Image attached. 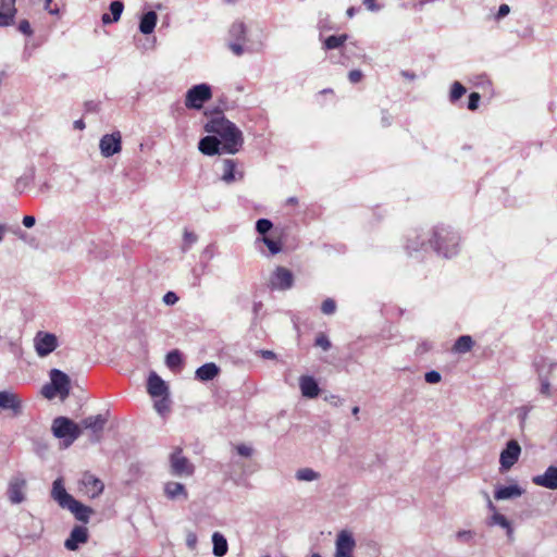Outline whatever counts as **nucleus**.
I'll use <instances>...</instances> for the list:
<instances>
[{
  "instance_id": "48",
  "label": "nucleus",
  "mask_w": 557,
  "mask_h": 557,
  "mask_svg": "<svg viewBox=\"0 0 557 557\" xmlns=\"http://www.w3.org/2000/svg\"><path fill=\"white\" fill-rule=\"evenodd\" d=\"M424 379L430 384H436L441 381L442 376L437 371L426 372Z\"/></svg>"
},
{
  "instance_id": "28",
  "label": "nucleus",
  "mask_w": 557,
  "mask_h": 557,
  "mask_svg": "<svg viewBox=\"0 0 557 557\" xmlns=\"http://www.w3.org/2000/svg\"><path fill=\"white\" fill-rule=\"evenodd\" d=\"M158 21V15L154 11L145 13L139 23V30L144 35H149L153 32Z\"/></svg>"
},
{
  "instance_id": "16",
  "label": "nucleus",
  "mask_w": 557,
  "mask_h": 557,
  "mask_svg": "<svg viewBox=\"0 0 557 557\" xmlns=\"http://www.w3.org/2000/svg\"><path fill=\"white\" fill-rule=\"evenodd\" d=\"M532 482L548 490H557V466H549L543 474L533 476Z\"/></svg>"
},
{
  "instance_id": "25",
  "label": "nucleus",
  "mask_w": 557,
  "mask_h": 557,
  "mask_svg": "<svg viewBox=\"0 0 557 557\" xmlns=\"http://www.w3.org/2000/svg\"><path fill=\"white\" fill-rule=\"evenodd\" d=\"M70 510L77 520L82 522H88L90 515L92 513V509L88 506H85L81 502L75 498L71 502V504L65 508Z\"/></svg>"
},
{
  "instance_id": "32",
  "label": "nucleus",
  "mask_w": 557,
  "mask_h": 557,
  "mask_svg": "<svg viewBox=\"0 0 557 557\" xmlns=\"http://www.w3.org/2000/svg\"><path fill=\"white\" fill-rule=\"evenodd\" d=\"M295 478L300 482H313L321 478V474L311 468H300L295 472Z\"/></svg>"
},
{
  "instance_id": "57",
  "label": "nucleus",
  "mask_w": 557,
  "mask_h": 557,
  "mask_svg": "<svg viewBox=\"0 0 557 557\" xmlns=\"http://www.w3.org/2000/svg\"><path fill=\"white\" fill-rule=\"evenodd\" d=\"M35 223H36V220H35V218H34V216H32V215H25V216L23 218V224H24V226H25V227H27V228L33 227V226L35 225Z\"/></svg>"
},
{
  "instance_id": "18",
  "label": "nucleus",
  "mask_w": 557,
  "mask_h": 557,
  "mask_svg": "<svg viewBox=\"0 0 557 557\" xmlns=\"http://www.w3.org/2000/svg\"><path fill=\"white\" fill-rule=\"evenodd\" d=\"M88 540V530L85 527L76 525L71 531L69 539L65 541L64 546L69 550H76L79 544L86 543Z\"/></svg>"
},
{
  "instance_id": "9",
  "label": "nucleus",
  "mask_w": 557,
  "mask_h": 557,
  "mask_svg": "<svg viewBox=\"0 0 557 557\" xmlns=\"http://www.w3.org/2000/svg\"><path fill=\"white\" fill-rule=\"evenodd\" d=\"M7 494L11 504L17 505L25 502L27 497V481L21 476L12 478Z\"/></svg>"
},
{
  "instance_id": "15",
  "label": "nucleus",
  "mask_w": 557,
  "mask_h": 557,
  "mask_svg": "<svg viewBox=\"0 0 557 557\" xmlns=\"http://www.w3.org/2000/svg\"><path fill=\"white\" fill-rule=\"evenodd\" d=\"M51 384L58 389L59 396L64 399L70 394V377L64 372L53 369L50 372Z\"/></svg>"
},
{
  "instance_id": "10",
  "label": "nucleus",
  "mask_w": 557,
  "mask_h": 557,
  "mask_svg": "<svg viewBox=\"0 0 557 557\" xmlns=\"http://www.w3.org/2000/svg\"><path fill=\"white\" fill-rule=\"evenodd\" d=\"M484 497L486 500L487 509L491 512V516L487 520V524L491 527L499 525L500 528L506 530L508 537L512 539L513 529L510 521L504 515L498 512L496 506L493 504L487 493L484 494Z\"/></svg>"
},
{
  "instance_id": "49",
  "label": "nucleus",
  "mask_w": 557,
  "mask_h": 557,
  "mask_svg": "<svg viewBox=\"0 0 557 557\" xmlns=\"http://www.w3.org/2000/svg\"><path fill=\"white\" fill-rule=\"evenodd\" d=\"M479 101L480 95L478 92H471L469 96L468 109L472 111L478 109Z\"/></svg>"
},
{
  "instance_id": "52",
  "label": "nucleus",
  "mask_w": 557,
  "mask_h": 557,
  "mask_svg": "<svg viewBox=\"0 0 557 557\" xmlns=\"http://www.w3.org/2000/svg\"><path fill=\"white\" fill-rule=\"evenodd\" d=\"M18 30L23 33L24 35L30 36L33 34L30 24L28 21L23 20L18 24Z\"/></svg>"
},
{
  "instance_id": "34",
  "label": "nucleus",
  "mask_w": 557,
  "mask_h": 557,
  "mask_svg": "<svg viewBox=\"0 0 557 557\" xmlns=\"http://www.w3.org/2000/svg\"><path fill=\"white\" fill-rule=\"evenodd\" d=\"M246 34V26L243 22H235L230 28V36L236 41H244Z\"/></svg>"
},
{
  "instance_id": "38",
  "label": "nucleus",
  "mask_w": 557,
  "mask_h": 557,
  "mask_svg": "<svg viewBox=\"0 0 557 557\" xmlns=\"http://www.w3.org/2000/svg\"><path fill=\"white\" fill-rule=\"evenodd\" d=\"M466 94V88L459 83L455 82L450 90V100L456 101Z\"/></svg>"
},
{
  "instance_id": "56",
  "label": "nucleus",
  "mask_w": 557,
  "mask_h": 557,
  "mask_svg": "<svg viewBox=\"0 0 557 557\" xmlns=\"http://www.w3.org/2000/svg\"><path fill=\"white\" fill-rule=\"evenodd\" d=\"M258 354L264 359H276V354L272 350L262 349Z\"/></svg>"
},
{
  "instance_id": "44",
  "label": "nucleus",
  "mask_w": 557,
  "mask_h": 557,
  "mask_svg": "<svg viewBox=\"0 0 557 557\" xmlns=\"http://www.w3.org/2000/svg\"><path fill=\"white\" fill-rule=\"evenodd\" d=\"M197 542H198V539H197L196 533L193 532V531H188L187 534H186V545H187V547L190 550H195L196 547H197Z\"/></svg>"
},
{
  "instance_id": "17",
  "label": "nucleus",
  "mask_w": 557,
  "mask_h": 557,
  "mask_svg": "<svg viewBox=\"0 0 557 557\" xmlns=\"http://www.w3.org/2000/svg\"><path fill=\"white\" fill-rule=\"evenodd\" d=\"M147 391L151 397L169 396L168 385L154 372H151L148 377Z\"/></svg>"
},
{
  "instance_id": "55",
  "label": "nucleus",
  "mask_w": 557,
  "mask_h": 557,
  "mask_svg": "<svg viewBox=\"0 0 557 557\" xmlns=\"http://www.w3.org/2000/svg\"><path fill=\"white\" fill-rule=\"evenodd\" d=\"M457 537H458L459 540L469 541V540H471V539L473 537V533H472V531H470V530L459 531V532L457 533Z\"/></svg>"
},
{
  "instance_id": "6",
  "label": "nucleus",
  "mask_w": 557,
  "mask_h": 557,
  "mask_svg": "<svg viewBox=\"0 0 557 557\" xmlns=\"http://www.w3.org/2000/svg\"><path fill=\"white\" fill-rule=\"evenodd\" d=\"M171 473L176 476L187 478L194 473L193 463L182 455L180 449L175 450L170 458Z\"/></svg>"
},
{
  "instance_id": "53",
  "label": "nucleus",
  "mask_w": 557,
  "mask_h": 557,
  "mask_svg": "<svg viewBox=\"0 0 557 557\" xmlns=\"http://www.w3.org/2000/svg\"><path fill=\"white\" fill-rule=\"evenodd\" d=\"M348 78L352 84L359 83L362 78V73L359 70H352L349 72Z\"/></svg>"
},
{
  "instance_id": "47",
  "label": "nucleus",
  "mask_w": 557,
  "mask_h": 557,
  "mask_svg": "<svg viewBox=\"0 0 557 557\" xmlns=\"http://www.w3.org/2000/svg\"><path fill=\"white\" fill-rule=\"evenodd\" d=\"M236 450L240 456L246 457V458L251 457L253 454L252 447H250L246 444H240V445L236 446Z\"/></svg>"
},
{
  "instance_id": "39",
  "label": "nucleus",
  "mask_w": 557,
  "mask_h": 557,
  "mask_svg": "<svg viewBox=\"0 0 557 557\" xmlns=\"http://www.w3.org/2000/svg\"><path fill=\"white\" fill-rule=\"evenodd\" d=\"M262 242L265 244L272 255H276L282 250V245L280 242L273 240L265 236L262 237Z\"/></svg>"
},
{
  "instance_id": "24",
  "label": "nucleus",
  "mask_w": 557,
  "mask_h": 557,
  "mask_svg": "<svg viewBox=\"0 0 557 557\" xmlns=\"http://www.w3.org/2000/svg\"><path fill=\"white\" fill-rule=\"evenodd\" d=\"M522 494L523 490L518 484H512L508 486L498 487L494 493V497L497 500H507L518 498Z\"/></svg>"
},
{
  "instance_id": "43",
  "label": "nucleus",
  "mask_w": 557,
  "mask_h": 557,
  "mask_svg": "<svg viewBox=\"0 0 557 557\" xmlns=\"http://www.w3.org/2000/svg\"><path fill=\"white\" fill-rule=\"evenodd\" d=\"M41 394L48 399H52L59 395L58 389H55L51 383L42 386Z\"/></svg>"
},
{
  "instance_id": "26",
  "label": "nucleus",
  "mask_w": 557,
  "mask_h": 557,
  "mask_svg": "<svg viewBox=\"0 0 557 557\" xmlns=\"http://www.w3.org/2000/svg\"><path fill=\"white\" fill-rule=\"evenodd\" d=\"M0 408L11 409L15 413H18L21 409V401L17 395L11 392H0Z\"/></svg>"
},
{
  "instance_id": "60",
  "label": "nucleus",
  "mask_w": 557,
  "mask_h": 557,
  "mask_svg": "<svg viewBox=\"0 0 557 557\" xmlns=\"http://www.w3.org/2000/svg\"><path fill=\"white\" fill-rule=\"evenodd\" d=\"M74 128H76V129H81V131H82V129H84V128H85V123H84V121H83V120H76V121L74 122Z\"/></svg>"
},
{
  "instance_id": "7",
  "label": "nucleus",
  "mask_w": 557,
  "mask_h": 557,
  "mask_svg": "<svg viewBox=\"0 0 557 557\" xmlns=\"http://www.w3.org/2000/svg\"><path fill=\"white\" fill-rule=\"evenodd\" d=\"M101 156L110 158L122 150V136L120 132L106 134L101 137L99 143Z\"/></svg>"
},
{
  "instance_id": "33",
  "label": "nucleus",
  "mask_w": 557,
  "mask_h": 557,
  "mask_svg": "<svg viewBox=\"0 0 557 557\" xmlns=\"http://www.w3.org/2000/svg\"><path fill=\"white\" fill-rule=\"evenodd\" d=\"M472 346L473 341L471 336L462 335L456 341L453 349L458 354H465L468 352L472 348Z\"/></svg>"
},
{
  "instance_id": "21",
  "label": "nucleus",
  "mask_w": 557,
  "mask_h": 557,
  "mask_svg": "<svg viewBox=\"0 0 557 557\" xmlns=\"http://www.w3.org/2000/svg\"><path fill=\"white\" fill-rule=\"evenodd\" d=\"M15 13V0H0V26L11 25Z\"/></svg>"
},
{
  "instance_id": "64",
  "label": "nucleus",
  "mask_w": 557,
  "mask_h": 557,
  "mask_svg": "<svg viewBox=\"0 0 557 557\" xmlns=\"http://www.w3.org/2000/svg\"><path fill=\"white\" fill-rule=\"evenodd\" d=\"M52 0H46L45 1V10L49 11L50 10V4H51Z\"/></svg>"
},
{
  "instance_id": "30",
  "label": "nucleus",
  "mask_w": 557,
  "mask_h": 557,
  "mask_svg": "<svg viewBox=\"0 0 557 557\" xmlns=\"http://www.w3.org/2000/svg\"><path fill=\"white\" fill-rule=\"evenodd\" d=\"M213 549L212 553L216 557H223L226 555L228 545L223 534L214 532L212 535Z\"/></svg>"
},
{
  "instance_id": "31",
  "label": "nucleus",
  "mask_w": 557,
  "mask_h": 557,
  "mask_svg": "<svg viewBox=\"0 0 557 557\" xmlns=\"http://www.w3.org/2000/svg\"><path fill=\"white\" fill-rule=\"evenodd\" d=\"M124 10V4L123 2L116 0V1H112L111 4H110V12L112 14V17L104 13L101 17V21L103 24H111L113 22H117L121 17V14Z\"/></svg>"
},
{
  "instance_id": "40",
  "label": "nucleus",
  "mask_w": 557,
  "mask_h": 557,
  "mask_svg": "<svg viewBox=\"0 0 557 557\" xmlns=\"http://www.w3.org/2000/svg\"><path fill=\"white\" fill-rule=\"evenodd\" d=\"M272 226H273L272 222L268 219H260L257 221V224H256L257 231L262 235L268 233L272 228Z\"/></svg>"
},
{
  "instance_id": "35",
  "label": "nucleus",
  "mask_w": 557,
  "mask_h": 557,
  "mask_svg": "<svg viewBox=\"0 0 557 557\" xmlns=\"http://www.w3.org/2000/svg\"><path fill=\"white\" fill-rule=\"evenodd\" d=\"M347 38L348 37L345 34L339 36L332 35L324 40V48L327 50L336 49L341 47Z\"/></svg>"
},
{
  "instance_id": "1",
  "label": "nucleus",
  "mask_w": 557,
  "mask_h": 557,
  "mask_svg": "<svg viewBox=\"0 0 557 557\" xmlns=\"http://www.w3.org/2000/svg\"><path fill=\"white\" fill-rule=\"evenodd\" d=\"M207 133L214 134L222 145V152L235 154L244 144L242 131L223 115L212 117L206 125Z\"/></svg>"
},
{
  "instance_id": "27",
  "label": "nucleus",
  "mask_w": 557,
  "mask_h": 557,
  "mask_svg": "<svg viewBox=\"0 0 557 557\" xmlns=\"http://www.w3.org/2000/svg\"><path fill=\"white\" fill-rule=\"evenodd\" d=\"M164 493L168 498L170 499H187L188 494L185 490V486L182 483L178 482H168L164 485Z\"/></svg>"
},
{
  "instance_id": "45",
  "label": "nucleus",
  "mask_w": 557,
  "mask_h": 557,
  "mask_svg": "<svg viewBox=\"0 0 557 557\" xmlns=\"http://www.w3.org/2000/svg\"><path fill=\"white\" fill-rule=\"evenodd\" d=\"M197 235L193 232L185 231L184 232V249L189 248L193 244L197 242Z\"/></svg>"
},
{
  "instance_id": "50",
  "label": "nucleus",
  "mask_w": 557,
  "mask_h": 557,
  "mask_svg": "<svg viewBox=\"0 0 557 557\" xmlns=\"http://www.w3.org/2000/svg\"><path fill=\"white\" fill-rule=\"evenodd\" d=\"M540 380H541V394L545 395V396H549L550 395V384H549V381L547 380V377H543L541 374H540Z\"/></svg>"
},
{
  "instance_id": "19",
  "label": "nucleus",
  "mask_w": 557,
  "mask_h": 557,
  "mask_svg": "<svg viewBox=\"0 0 557 557\" xmlns=\"http://www.w3.org/2000/svg\"><path fill=\"white\" fill-rule=\"evenodd\" d=\"M244 177V174L242 171L237 170V164L232 159H225L222 162V176L221 180L226 183L231 184L235 181H239Z\"/></svg>"
},
{
  "instance_id": "5",
  "label": "nucleus",
  "mask_w": 557,
  "mask_h": 557,
  "mask_svg": "<svg viewBox=\"0 0 557 557\" xmlns=\"http://www.w3.org/2000/svg\"><path fill=\"white\" fill-rule=\"evenodd\" d=\"M294 285V275L292 271L284 267H277L269 278L271 289L287 290Z\"/></svg>"
},
{
  "instance_id": "36",
  "label": "nucleus",
  "mask_w": 557,
  "mask_h": 557,
  "mask_svg": "<svg viewBox=\"0 0 557 557\" xmlns=\"http://www.w3.org/2000/svg\"><path fill=\"white\" fill-rule=\"evenodd\" d=\"M165 363L170 369H175L182 363L181 354L177 350L170 351L166 355Z\"/></svg>"
},
{
  "instance_id": "37",
  "label": "nucleus",
  "mask_w": 557,
  "mask_h": 557,
  "mask_svg": "<svg viewBox=\"0 0 557 557\" xmlns=\"http://www.w3.org/2000/svg\"><path fill=\"white\" fill-rule=\"evenodd\" d=\"M161 397H162L161 399L154 401L153 407L159 414L163 416L166 412H169L170 406H169L168 396H161Z\"/></svg>"
},
{
  "instance_id": "29",
  "label": "nucleus",
  "mask_w": 557,
  "mask_h": 557,
  "mask_svg": "<svg viewBox=\"0 0 557 557\" xmlns=\"http://www.w3.org/2000/svg\"><path fill=\"white\" fill-rule=\"evenodd\" d=\"M219 374V368L215 363L209 362L196 370V377L200 381H211Z\"/></svg>"
},
{
  "instance_id": "54",
  "label": "nucleus",
  "mask_w": 557,
  "mask_h": 557,
  "mask_svg": "<svg viewBox=\"0 0 557 557\" xmlns=\"http://www.w3.org/2000/svg\"><path fill=\"white\" fill-rule=\"evenodd\" d=\"M230 49L236 54V55H242L243 52H244V48L242 46V44L239 42H235V41H232L230 44Z\"/></svg>"
},
{
  "instance_id": "20",
  "label": "nucleus",
  "mask_w": 557,
  "mask_h": 557,
  "mask_svg": "<svg viewBox=\"0 0 557 557\" xmlns=\"http://www.w3.org/2000/svg\"><path fill=\"white\" fill-rule=\"evenodd\" d=\"M106 423L107 418L102 414L87 417L81 422L83 428L92 431L97 441L100 438V433L102 432Z\"/></svg>"
},
{
  "instance_id": "11",
  "label": "nucleus",
  "mask_w": 557,
  "mask_h": 557,
  "mask_svg": "<svg viewBox=\"0 0 557 557\" xmlns=\"http://www.w3.org/2000/svg\"><path fill=\"white\" fill-rule=\"evenodd\" d=\"M35 349L38 356L46 357L58 346V338L54 334L38 332L34 338Z\"/></svg>"
},
{
  "instance_id": "2",
  "label": "nucleus",
  "mask_w": 557,
  "mask_h": 557,
  "mask_svg": "<svg viewBox=\"0 0 557 557\" xmlns=\"http://www.w3.org/2000/svg\"><path fill=\"white\" fill-rule=\"evenodd\" d=\"M51 431L57 438L64 441L65 447L72 445L82 434L81 426L65 417L55 418L52 422Z\"/></svg>"
},
{
  "instance_id": "14",
  "label": "nucleus",
  "mask_w": 557,
  "mask_h": 557,
  "mask_svg": "<svg viewBox=\"0 0 557 557\" xmlns=\"http://www.w3.org/2000/svg\"><path fill=\"white\" fill-rule=\"evenodd\" d=\"M51 497L63 509H65L74 499V497L66 492L62 478H58L53 481Z\"/></svg>"
},
{
  "instance_id": "42",
  "label": "nucleus",
  "mask_w": 557,
  "mask_h": 557,
  "mask_svg": "<svg viewBox=\"0 0 557 557\" xmlns=\"http://www.w3.org/2000/svg\"><path fill=\"white\" fill-rule=\"evenodd\" d=\"M321 310L324 314H333L336 310V304L333 299L327 298L322 302Z\"/></svg>"
},
{
  "instance_id": "63",
  "label": "nucleus",
  "mask_w": 557,
  "mask_h": 557,
  "mask_svg": "<svg viewBox=\"0 0 557 557\" xmlns=\"http://www.w3.org/2000/svg\"><path fill=\"white\" fill-rule=\"evenodd\" d=\"M347 16L352 17L355 15V8H349L346 12Z\"/></svg>"
},
{
  "instance_id": "3",
  "label": "nucleus",
  "mask_w": 557,
  "mask_h": 557,
  "mask_svg": "<svg viewBox=\"0 0 557 557\" xmlns=\"http://www.w3.org/2000/svg\"><path fill=\"white\" fill-rule=\"evenodd\" d=\"M212 97L211 87L207 84H198L187 90L185 97V107L187 109L199 110L203 103Z\"/></svg>"
},
{
  "instance_id": "62",
  "label": "nucleus",
  "mask_w": 557,
  "mask_h": 557,
  "mask_svg": "<svg viewBox=\"0 0 557 557\" xmlns=\"http://www.w3.org/2000/svg\"><path fill=\"white\" fill-rule=\"evenodd\" d=\"M403 75L408 79H414L416 75L409 72H403Z\"/></svg>"
},
{
  "instance_id": "61",
  "label": "nucleus",
  "mask_w": 557,
  "mask_h": 557,
  "mask_svg": "<svg viewBox=\"0 0 557 557\" xmlns=\"http://www.w3.org/2000/svg\"><path fill=\"white\" fill-rule=\"evenodd\" d=\"M5 232H7V226L4 224H0V242L2 240Z\"/></svg>"
},
{
  "instance_id": "46",
  "label": "nucleus",
  "mask_w": 557,
  "mask_h": 557,
  "mask_svg": "<svg viewBox=\"0 0 557 557\" xmlns=\"http://www.w3.org/2000/svg\"><path fill=\"white\" fill-rule=\"evenodd\" d=\"M324 400L334 407H339L344 403V400L338 395L334 394L325 395Z\"/></svg>"
},
{
  "instance_id": "4",
  "label": "nucleus",
  "mask_w": 557,
  "mask_h": 557,
  "mask_svg": "<svg viewBox=\"0 0 557 557\" xmlns=\"http://www.w3.org/2000/svg\"><path fill=\"white\" fill-rule=\"evenodd\" d=\"M435 237L434 247L438 252H442L446 258L457 255L458 236L456 234L442 230L435 234Z\"/></svg>"
},
{
  "instance_id": "23",
  "label": "nucleus",
  "mask_w": 557,
  "mask_h": 557,
  "mask_svg": "<svg viewBox=\"0 0 557 557\" xmlns=\"http://www.w3.org/2000/svg\"><path fill=\"white\" fill-rule=\"evenodd\" d=\"M199 150L207 156H214L222 151L221 141L216 136H206L198 145Z\"/></svg>"
},
{
  "instance_id": "41",
  "label": "nucleus",
  "mask_w": 557,
  "mask_h": 557,
  "mask_svg": "<svg viewBox=\"0 0 557 557\" xmlns=\"http://www.w3.org/2000/svg\"><path fill=\"white\" fill-rule=\"evenodd\" d=\"M315 346L327 351L331 348V342L325 334L320 333L315 338Z\"/></svg>"
},
{
  "instance_id": "13",
  "label": "nucleus",
  "mask_w": 557,
  "mask_h": 557,
  "mask_svg": "<svg viewBox=\"0 0 557 557\" xmlns=\"http://www.w3.org/2000/svg\"><path fill=\"white\" fill-rule=\"evenodd\" d=\"M103 487V483L92 474L85 473L81 480V491L91 498L99 496Z\"/></svg>"
},
{
  "instance_id": "51",
  "label": "nucleus",
  "mask_w": 557,
  "mask_h": 557,
  "mask_svg": "<svg viewBox=\"0 0 557 557\" xmlns=\"http://www.w3.org/2000/svg\"><path fill=\"white\" fill-rule=\"evenodd\" d=\"M178 301V297L176 296L175 293L173 292H168L164 296H163V302L168 306H173L175 305L176 302Z\"/></svg>"
},
{
  "instance_id": "22",
  "label": "nucleus",
  "mask_w": 557,
  "mask_h": 557,
  "mask_svg": "<svg viewBox=\"0 0 557 557\" xmlns=\"http://www.w3.org/2000/svg\"><path fill=\"white\" fill-rule=\"evenodd\" d=\"M299 388L301 395L307 398H315L320 392L317 381L310 375L299 377Z\"/></svg>"
},
{
  "instance_id": "58",
  "label": "nucleus",
  "mask_w": 557,
  "mask_h": 557,
  "mask_svg": "<svg viewBox=\"0 0 557 557\" xmlns=\"http://www.w3.org/2000/svg\"><path fill=\"white\" fill-rule=\"evenodd\" d=\"M510 12V8L508 4H502L498 9L497 17L502 18L506 16Z\"/></svg>"
},
{
  "instance_id": "12",
  "label": "nucleus",
  "mask_w": 557,
  "mask_h": 557,
  "mask_svg": "<svg viewBox=\"0 0 557 557\" xmlns=\"http://www.w3.org/2000/svg\"><path fill=\"white\" fill-rule=\"evenodd\" d=\"M355 546L352 534L347 530H342L336 537L334 557H352Z\"/></svg>"
},
{
  "instance_id": "8",
  "label": "nucleus",
  "mask_w": 557,
  "mask_h": 557,
  "mask_svg": "<svg viewBox=\"0 0 557 557\" xmlns=\"http://www.w3.org/2000/svg\"><path fill=\"white\" fill-rule=\"evenodd\" d=\"M520 454L519 443L515 440L509 441L499 456L500 470L508 471L518 461Z\"/></svg>"
},
{
  "instance_id": "59",
  "label": "nucleus",
  "mask_w": 557,
  "mask_h": 557,
  "mask_svg": "<svg viewBox=\"0 0 557 557\" xmlns=\"http://www.w3.org/2000/svg\"><path fill=\"white\" fill-rule=\"evenodd\" d=\"M375 0H362L363 4L368 8L370 11H377L379 7L374 2Z\"/></svg>"
}]
</instances>
